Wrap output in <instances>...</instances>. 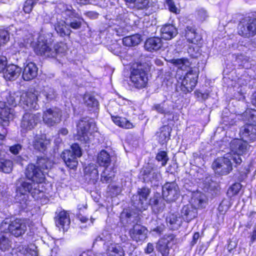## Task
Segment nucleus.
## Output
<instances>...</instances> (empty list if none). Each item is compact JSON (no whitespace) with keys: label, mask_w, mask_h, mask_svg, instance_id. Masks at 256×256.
<instances>
[{"label":"nucleus","mask_w":256,"mask_h":256,"mask_svg":"<svg viewBox=\"0 0 256 256\" xmlns=\"http://www.w3.org/2000/svg\"><path fill=\"white\" fill-rule=\"evenodd\" d=\"M198 36V34L195 32V33H188V34H186V37L187 38L188 40L191 43L196 44L198 42V39L196 38V36Z\"/></svg>","instance_id":"13d9d810"},{"label":"nucleus","mask_w":256,"mask_h":256,"mask_svg":"<svg viewBox=\"0 0 256 256\" xmlns=\"http://www.w3.org/2000/svg\"><path fill=\"white\" fill-rule=\"evenodd\" d=\"M50 144V140L46 139L44 136H42L35 138L32 145L34 149L44 152L46 150L47 146Z\"/></svg>","instance_id":"a878e982"},{"label":"nucleus","mask_w":256,"mask_h":256,"mask_svg":"<svg viewBox=\"0 0 256 256\" xmlns=\"http://www.w3.org/2000/svg\"><path fill=\"white\" fill-rule=\"evenodd\" d=\"M57 8L60 10V15L58 14L54 27L60 36H70L72 32L70 28L74 30L80 28L84 19L71 5L60 3Z\"/></svg>","instance_id":"f03ea898"},{"label":"nucleus","mask_w":256,"mask_h":256,"mask_svg":"<svg viewBox=\"0 0 256 256\" xmlns=\"http://www.w3.org/2000/svg\"><path fill=\"white\" fill-rule=\"evenodd\" d=\"M164 198H161L159 194L154 195L150 200V204L155 213H158L164 210L166 207Z\"/></svg>","instance_id":"aec40b11"},{"label":"nucleus","mask_w":256,"mask_h":256,"mask_svg":"<svg viewBox=\"0 0 256 256\" xmlns=\"http://www.w3.org/2000/svg\"><path fill=\"white\" fill-rule=\"evenodd\" d=\"M170 128L168 126L161 127L156 134L159 142L161 144L166 143L170 139Z\"/></svg>","instance_id":"bb28decb"},{"label":"nucleus","mask_w":256,"mask_h":256,"mask_svg":"<svg viewBox=\"0 0 256 256\" xmlns=\"http://www.w3.org/2000/svg\"><path fill=\"white\" fill-rule=\"evenodd\" d=\"M26 230L27 226L25 220L19 218L12 221L8 228V232L16 237L23 235Z\"/></svg>","instance_id":"4468645a"},{"label":"nucleus","mask_w":256,"mask_h":256,"mask_svg":"<svg viewBox=\"0 0 256 256\" xmlns=\"http://www.w3.org/2000/svg\"><path fill=\"white\" fill-rule=\"evenodd\" d=\"M154 250V246L152 243L148 244L146 247L144 249V252L146 254H150Z\"/></svg>","instance_id":"0e129e2a"},{"label":"nucleus","mask_w":256,"mask_h":256,"mask_svg":"<svg viewBox=\"0 0 256 256\" xmlns=\"http://www.w3.org/2000/svg\"><path fill=\"white\" fill-rule=\"evenodd\" d=\"M130 237L136 242H142L146 238V228L138 224H135L130 231Z\"/></svg>","instance_id":"a211bd4d"},{"label":"nucleus","mask_w":256,"mask_h":256,"mask_svg":"<svg viewBox=\"0 0 256 256\" xmlns=\"http://www.w3.org/2000/svg\"><path fill=\"white\" fill-rule=\"evenodd\" d=\"M195 16L198 20L202 22L208 17V14L204 8H198L196 11Z\"/></svg>","instance_id":"09e8293b"},{"label":"nucleus","mask_w":256,"mask_h":256,"mask_svg":"<svg viewBox=\"0 0 256 256\" xmlns=\"http://www.w3.org/2000/svg\"><path fill=\"white\" fill-rule=\"evenodd\" d=\"M13 110L10 108H6L0 110V118L4 122L8 121L13 118Z\"/></svg>","instance_id":"a19ab883"},{"label":"nucleus","mask_w":256,"mask_h":256,"mask_svg":"<svg viewBox=\"0 0 256 256\" xmlns=\"http://www.w3.org/2000/svg\"><path fill=\"white\" fill-rule=\"evenodd\" d=\"M143 176V178L145 182H150L152 183L158 182L160 178V174L158 170L150 165L144 168Z\"/></svg>","instance_id":"2eb2a0df"},{"label":"nucleus","mask_w":256,"mask_h":256,"mask_svg":"<svg viewBox=\"0 0 256 256\" xmlns=\"http://www.w3.org/2000/svg\"><path fill=\"white\" fill-rule=\"evenodd\" d=\"M166 4L168 6L169 10L175 14H178L180 12V10L178 9L174 4L172 0H166Z\"/></svg>","instance_id":"5fc2aeb1"},{"label":"nucleus","mask_w":256,"mask_h":256,"mask_svg":"<svg viewBox=\"0 0 256 256\" xmlns=\"http://www.w3.org/2000/svg\"><path fill=\"white\" fill-rule=\"evenodd\" d=\"M22 149V146L20 144H16L10 148V152L14 154H18Z\"/></svg>","instance_id":"e2e57ef3"},{"label":"nucleus","mask_w":256,"mask_h":256,"mask_svg":"<svg viewBox=\"0 0 256 256\" xmlns=\"http://www.w3.org/2000/svg\"><path fill=\"white\" fill-rule=\"evenodd\" d=\"M247 142L240 139H234L230 143V148L234 153L233 156H238L244 154L248 150Z\"/></svg>","instance_id":"dca6fc26"},{"label":"nucleus","mask_w":256,"mask_h":256,"mask_svg":"<svg viewBox=\"0 0 256 256\" xmlns=\"http://www.w3.org/2000/svg\"><path fill=\"white\" fill-rule=\"evenodd\" d=\"M115 177V172L111 168H106L101 174L100 181L102 183L112 182Z\"/></svg>","instance_id":"72a5a7b5"},{"label":"nucleus","mask_w":256,"mask_h":256,"mask_svg":"<svg viewBox=\"0 0 256 256\" xmlns=\"http://www.w3.org/2000/svg\"><path fill=\"white\" fill-rule=\"evenodd\" d=\"M36 165L42 171L44 170L50 168L52 166V163L48 158L43 156L38 158Z\"/></svg>","instance_id":"e433bc0d"},{"label":"nucleus","mask_w":256,"mask_h":256,"mask_svg":"<svg viewBox=\"0 0 256 256\" xmlns=\"http://www.w3.org/2000/svg\"><path fill=\"white\" fill-rule=\"evenodd\" d=\"M34 52L38 55L48 58L56 56V52L52 48V44L40 38L34 48Z\"/></svg>","instance_id":"f8f14e48"},{"label":"nucleus","mask_w":256,"mask_h":256,"mask_svg":"<svg viewBox=\"0 0 256 256\" xmlns=\"http://www.w3.org/2000/svg\"><path fill=\"white\" fill-rule=\"evenodd\" d=\"M10 234L7 232L0 233V250L3 252L8 250L12 246V242L8 236Z\"/></svg>","instance_id":"c85d7f7f"},{"label":"nucleus","mask_w":256,"mask_h":256,"mask_svg":"<svg viewBox=\"0 0 256 256\" xmlns=\"http://www.w3.org/2000/svg\"><path fill=\"white\" fill-rule=\"evenodd\" d=\"M238 34L242 36L249 38L256 34V18H245L239 22Z\"/></svg>","instance_id":"0eeeda50"},{"label":"nucleus","mask_w":256,"mask_h":256,"mask_svg":"<svg viewBox=\"0 0 256 256\" xmlns=\"http://www.w3.org/2000/svg\"><path fill=\"white\" fill-rule=\"evenodd\" d=\"M38 94L35 90H32L23 92L20 96L19 104L26 110H37Z\"/></svg>","instance_id":"6e6552de"},{"label":"nucleus","mask_w":256,"mask_h":256,"mask_svg":"<svg viewBox=\"0 0 256 256\" xmlns=\"http://www.w3.org/2000/svg\"><path fill=\"white\" fill-rule=\"evenodd\" d=\"M82 156L80 148L77 144H73L70 150H65L61 154V157L66 165L70 168H74L76 167L78 162V158Z\"/></svg>","instance_id":"423d86ee"},{"label":"nucleus","mask_w":256,"mask_h":256,"mask_svg":"<svg viewBox=\"0 0 256 256\" xmlns=\"http://www.w3.org/2000/svg\"><path fill=\"white\" fill-rule=\"evenodd\" d=\"M204 195L202 194H199L198 196H194L192 198V202L194 206L198 208L202 207L204 203Z\"/></svg>","instance_id":"8fccbe9b"},{"label":"nucleus","mask_w":256,"mask_h":256,"mask_svg":"<svg viewBox=\"0 0 256 256\" xmlns=\"http://www.w3.org/2000/svg\"><path fill=\"white\" fill-rule=\"evenodd\" d=\"M147 68L146 64L134 65L130 74V80L138 88H144L148 82Z\"/></svg>","instance_id":"20e7f679"},{"label":"nucleus","mask_w":256,"mask_h":256,"mask_svg":"<svg viewBox=\"0 0 256 256\" xmlns=\"http://www.w3.org/2000/svg\"><path fill=\"white\" fill-rule=\"evenodd\" d=\"M137 193L140 196V198L142 200L144 204H146V202L148 197L150 194V190L146 188H142L138 189Z\"/></svg>","instance_id":"a18cd8bd"},{"label":"nucleus","mask_w":256,"mask_h":256,"mask_svg":"<svg viewBox=\"0 0 256 256\" xmlns=\"http://www.w3.org/2000/svg\"><path fill=\"white\" fill-rule=\"evenodd\" d=\"M150 0H136L133 2L134 6L138 10H143L149 7Z\"/></svg>","instance_id":"de8ad7c7"},{"label":"nucleus","mask_w":256,"mask_h":256,"mask_svg":"<svg viewBox=\"0 0 256 256\" xmlns=\"http://www.w3.org/2000/svg\"><path fill=\"white\" fill-rule=\"evenodd\" d=\"M166 242L160 240L156 244V250L160 252L162 256H168L169 254L170 246Z\"/></svg>","instance_id":"4c0bfd02"},{"label":"nucleus","mask_w":256,"mask_h":256,"mask_svg":"<svg viewBox=\"0 0 256 256\" xmlns=\"http://www.w3.org/2000/svg\"><path fill=\"white\" fill-rule=\"evenodd\" d=\"M56 96V92L50 87H45L41 92L40 98H43L44 102H48L54 99Z\"/></svg>","instance_id":"c756f323"},{"label":"nucleus","mask_w":256,"mask_h":256,"mask_svg":"<svg viewBox=\"0 0 256 256\" xmlns=\"http://www.w3.org/2000/svg\"><path fill=\"white\" fill-rule=\"evenodd\" d=\"M38 0H26L24 6V10L26 13H30Z\"/></svg>","instance_id":"3c124183"},{"label":"nucleus","mask_w":256,"mask_h":256,"mask_svg":"<svg viewBox=\"0 0 256 256\" xmlns=\"http://www.w3.org/2000/svg\"><path fill=\"white\" fill-rule=\"evenodd\" d=\"M10 39L9 34L8 31L5 30H0V46L6 44Z\"/></svg>","instance_id":"864d4df0"},{"label":"nucleus","mask_w":256,"mask_h":256,"mask_svg":"<svg viewBox=\"0 0 256 256\" xmlns=\"http://www.w3.org/2000/svg\"><path fill=\"white\" fill-rule=\"evenodd\" d=\"M120 126L125 128H132L133 126L130 121L124 118H122Z\"/></svg>","instance_id":"052dcab7"},{"label":"nucleus","mask_w":256,"mask_h":256,"mask_svg":"<svg viewBox=\"0 0 256 256\" xmlns=\"http://www.w3.org/2000/svg\"><path fill=\"white\" fill-rule=\"evenodd\" d=\"M198 74L196 70H190L187 72L181 81V90L184 93L191 92L197 83Z\"/></svg>","instance_id":"1a4fd4ad"},{"label":"nucleus","mask_w":256,"mask_h":256,"mask_svg":"<svg viewBox=\"0 0 256 256\" xmlns=\"http://www.w3.org/2000/svg\"><path fill=\"white\" fill-rule=\"evenodd\" d=\"M98 162L100 166L108 168L111 162L110 154L104 150H102L98 156Z\"/></svg>","instance_id":"f704fd0d"},{"label":"nucleus","mask_w":256,"mask_h":256,"mask_svg":"<svg viewBox=\"0 0 256 256\" xmlns=\"http://www.w3.org/2000/svg\"><path fill=\"white\" fill-rule=\"evenodd\" d=\"M84 104L88 108H98V102L97 100L90 94H85L84 96Z\"/></svg>","instance_id":"58836bf2"},{"label":"nucleus","mask_w":256,"mask_h":256,"mask_svg":"<svg viewBox=\"0 0 256 256\" xmlns=\"http://www.w3.org/2000/svg\"><path fill=\"white\" fill-rule=\"evenodd\" d=\"M172 60L173 63L178 66H180V65H182V66L184 65L188 66L189 64V62L186 59H176L173 60Z\"/></svg>","instance_id":"680f3d73"},{"label":"nucleus","mask_w":256,"mask_h":256,"mask_svg":"<svg viewBox=\"0 0 256 256\" xmlns=\"http://www.w3.org/2000/svg\"><path fill=\"white\" fill-rule=\"evenodd\" d=\"M38 68L34 62L28 63L24 68L22 77L24 80L28 81L36 78L38 74Z\"/></svg>","instance_id":"6ab92c4d"},{"label":"nucleus","mask_w":256,"mask_h":256,"mask_svg":"<svg viewBox=\"0 0 256 256\" xmlns=\"http://www.w3.org/2000/svg\"><path fill=\"white\" fill-rule=\"evenodd\" d=\"M52 48L56 52V56L58 54L64 52L66 50L65 45L63 43L56 44Z\"/></svg>","instance_id":"4d7b16f0"},{"label":"nucleus","mask_w":256,"mask_h":256,"mask_svg":"<svg viewBox=\"0 0 256 256\" xmlns=\"http://www.w3.org/2000/svg\"><path fill=\"white\" fill-rule=\"evenodd\" d=\"M132 202L134 206L136 207L137 208L145 209V206H144V202H142L141 198H140V196L138 194V193L136 194H134L132 196Z\"/></svg>","instance_id":"c03bdc74"},{"label":"nucleus","mask_w":256,"mask_h":256,"mask_svg":"<svg viewBox=\"0 0 256 256\" xmlns=\"http://www.w3.org/2000/svg\"><path fill=\"white\" fill-rule=\"evenodd\" d=\"M141 40L140 36L136 34L124 38L122 43L124 45L127 46H134L138 45Z\"/></svg>","instance_id":"2f4dec72"},{"label":"nucleus","mask_w":256,"mask_h":256,"mask_svg":"<svg viewBox=\"0 0 256 256\" xmlns=\"http://www.w3.org/2000/svg\"><path fill=\"white\" fill-rule=\"evenodd\" d=\"M56 224L58 227L66 229L70 224V220L68 214L64 210L61 211L55 218Z\"/></svg>","instance_id":"393cba45"},{"label":"nucleus","mask_w":256,"mask_h":256,"mask_svg":"<svg viewBox=\"0 0 256 256\" xmlns=\"http://www.w3.org/2000/svg\"><path fill=\"white\" fill-rule=\"evenodd\" d=\"M197 216V210L192 205H186L181 210V216L188 222Z\"/></svg>","instance_id":"412c9836"},{"label":"nucleus","mask_w":256,"mask_h":256,"mask_svg":"<svg viewBox=\"0 0 256 256\" xmlns=\"http://www.w3.org/2000/svg\"><path fill=\"white\" fill-rule=\"evenodd\" d=\"M12 169V162L10 160H5L0 162V170L5 173H10Z\"/></svg>","instance_id":"37998d69"},{"label":"nucleus","mask_w":256,"mask_h":256,"mask_svg":"<svg viewBox=\"0 0 256 256\" xmlns=\"http://www.w3.org/2000/svg\"><path fill=\"white\" fill-rule=\"evenodd\" d=\"M40 116L30 112H26L21 120L20 128L22 130L26 132L34 128L37 125Z\"/></svg>","instance_id":"ddd939ff"},{"label":"nucleus","mask_w":256,"mask_h":256,"mask_svg":"<svg viewBox=\"0 0 256 256\" xmlns=\"http://www.w3.org/2000/svg\"><path fill=\"white\" fill-rule=\"evenodd\" d=\"M200 238V234L198 232H196L194 234L193 237H192V240L190 242V244L192 246H194L198 242V240Z\"/></svg>","instance_id":"338daca9"},{"label":"nucleus","mask_w":256,"mask_h":256,"mask_svg":"<svg viewBox=\"0 0 256 256\" xmlns=\"http://www.w3.org/2000/svg\"><path fill=\"white\" fill-rule=\"evenodd\" d=\"M61 116V110L57 108H50L44 112L42 119L45 124L52 126L60 122Z\"/></svg>","instance_id":"9b49d317"},{"label":"nucleus","mask_w":256,"mask_h":256,"mask_svg":"<svg viewBox=\"0 0 256 256\" xmlns=\"http://www.w3.org/2000/svg\"><path fill=\"white\" fill-rule=\"evenodd\" d=\"M106 252L108 256H124L122 248L118 246L111 244L108 246Z\"/></svg>","instance_id":"c9c22d12"},{"label":"nucleus","mask_w":256,"mask_h":256,"mask_svg":"<svg viewBox=\"0 0 256 256\" xmlns=\"http://www.w3.org/2000/svg\"><path fill=\"white\" fill-rule=\"evenodd\" d=\"M7 59L4 56H0V73L3 72L6 68Z\"/></svg>","instance_id":"bf43d9fd"},{"label":"nucleus","mask_w":256,"mask_h":256,"mask_svg":"<svg viewBox=\"0 0 256 256\" xmlns=\"http://www.w3.org/2000/svg\"><path fill=\"white\" fill-rule=\"evenodd\" d=\"M156 159L158 161H162V166H164L166 164L168 158L166 152L161 151L157 154Z\"/></svg>","instance_id":"603ef678"},{"label":"nucleus","mask_w":256,"mask_h":256,"mask_svg":"<svg viewBox=\"0 0 256 256\" xmlns=\"http://www.w3.org/2000/svg\"><path fill=\"white\" fill-rule=\"evenodd\" d=\"M240 135L246 142L256 140V126L252 124L244 126L240 129Z\"/></svg>","instance_id":"f3484780"},{"label":"nucleus","mask_w":256,"mask_h":256,"mask_svg":"<svg viewBox=\"0 0 256 256\" xmlns=\"http://www.w3.org/2000/svg\"><path fill=\"white\" fill-rule=\"evenodd\" d=\"M117 34L118 36H124L127 32V30L126 28H119L116 30Z\"/></svg>","instance_id":"774afa93"},{"label":"nucleus","mask_w":256,"mask_h":256,"mask_svg":"<svg viewBox=\"0 0 256 256\" xmlns=\"http://www.w3.org/2000/svg\"><path fill=\"white\" fill-rule=\"evenodd\" d=\"M162 240H164V242H166V243L168 245L176 244L179 242V240L176 238V236L174 234H170L166 236L164 238L161 239Z\"/></svg>","instance_id":"6e6d98bb"},{"label":"nucleus","mask_w":256,"mask_h":256,"mask_svg":"<svg viewBox=\"0 0 256 256\" xmlns=\"http://www.w3.org/2000/svg\"><path fill=\"white\" fill-rule=\"evenodd\" d=\"M17 254L18 256H38L37 252L26 246H20Z\"/></svg>","instance_id":"ea45409f"},{"label":"nucleus","mask_w":256,"mask_h":256,"mask_svg":"<svg viewBox=\"0 0 256 256\" xmlns=\"http://www.w3.org/2000/svg\"><path fill=\"white\" fill-rule=\"evenodd\" d=\"M76 138L84 142L89 140L90 134L96 130V124L88 118L80 119L78 122Z\"/></svg>","instance_id":"39448f33"},{"label":"nucleus","mask_w":256,"mask_h":256,"mask_svg":"<svg viewBox=\"0 0 256 256\" xmlns=\"http://www.w3.org/2000/svg\"><path fill=\"white\" fill-rule=\"evenodd\" d=\"M167 223L169 224L172 228L177 229L182 224V219L178 214H170L166 218Z\"/></svg>","instance_id":"473e14b6"},{"label":"nucleus","mask_w":256,"mask_h":256,"mask_svg":"<svg viewBox=\"0 0 256 256\" xmlns=\"http://www.w3.org/2000/svg\"><path fill=\"white\" fill-rule=\"evenodd\" d=\"M242 186L240 183H235L228 189L227 194L228 196L232 197L238 194Z\"/></svg>","instance_id":"49530a36"},{"label":"nucleus","mask_w":256,"mask_h":256,"mask_svg":"<svg viewBox=\"0 0 256 256\" xmlns=\"http://www.w3.org/2000/svg\"><path fill=\"white\" fill-rule=\"evenodd\" d=\"M180 191L175 182H166L162 186V196L168 202L176 201L180 196Z\"/></svg>","instance_id":"9d476101"},{"label":"nucleus","mask_w":256,"mask_h":256,"mask_svg":"<svg viewBox=\"0 0 256 256\" xmlns=\"http://www.w3.org/2000/svg\"><path fill=\"white\" fill-rule=\"evenodd\" d=\"M6 102L10 106H16L17 105L18 102H19L20 98L18 95L16 93L10 92L6 96Z\"/></svg>","instance_id":"79ce46f5"},{"label":"nucleus","mask_w":256,"mask_h":256,"mask_svg":"<svg viewBox=\"0 0 256 256\" xmlns=\"http://www.w3.org/2000/svg\"><path fill=\"white\" fill-rule=\"evenodd\" d=\"M242 162L240 156L226 154L224 156L217 158L212 164L214 172L219 176H226L233 170V166L236 167Z\"/></svg>","instance_id":"7ed1b4c3"},{"label":"nucleus","mask_w":256,"mask_h":256,"mask_svg":"<svg viewBox=\"0 0 256 256\" xmlns=\"http://www.w3.org/2000/svg\"><path fill=\"white\" fill-rule=\"evenodd\" d=\"M195 94L198 98H200L202 100H206L208 97V94L207 93H202L200 92L196 91Z\"/></svg>","instance_id":"69168bd1"},{"label":"nucleus","mask_w":256,"mask_h":256,"mask_svg":"<svg viewBox=\"0 0 256 256\" xmlns=\"http://www.w3.org/2000/svg\"><path fill=\"white\" fill-rule=\"evenodd\" d=\"M167 106L164 103L154 104L152 106V110H156L158 112L162 114L171 115L172 114L174 106H169L166 104Z\"/></svg>","instance_id":"7c9ffc66"},{"label":"nucleus","mask_w":256,"mask_h":256,"mask_svg":"<svg viewBox=\"0 0 256 256\" xmlns=\"http://www.w3.org/2000/svg\"><path fill=\"white\" fill-rule=\"evenodd\" d=\"M24 174L26 178L32 183L28 182L23 178L18 179L16 182L17 199L22 202L26 200L27 193H30L33 198H38L42 190H40L39 184L43 182L45 179L43 171L36 165L30 164L26 166Z\"/></svg>","instance_id":"f257e3e1"},{"label":"nucleus","mask_w":256,"mask_h":256,"mask_svg":"<svg viewBox=\"0 0 256 256\" xmlns=\"http://www.w3.org/2000/svg\"><path fill=\"white\" fill-rule=\"evenodd\" d=\"M162 38L170 40L175 37L178 34L176 28L172 24H167L164 26L160 30Z\"/></svg>","instance_id":"5701e85b"},{"label":"nucleus","mask_w":256,"mask_h":256,"mask_svg":"<svg viewBox=\"0 0 256 256\" xmlns=\"http://www.w3.org/2000/svg\"><path fill=\"white\" fill-rule=\"evenodd\" d=\"M21 68L14 64L6 66L4 72V78L6 80H14L16 79L21 73Z\"/></svg>","instance_id":"4be33fe9"},{"label":"nucleus","mask_w":256,"mask_h":256,"mask_svg":"<svg viewBox=\"0 0 256 256\" xmlns=\"http://www.w3.org/2000/svg\"><path fill=\"white\" fill-rule=\"evenodd\" d=\"M162 46V40L158 37H152L148 38L145 42L144 48L149 52L156 51Z\"/></svg>","instance_id":"b1692460"},{"label":"nucleus","mask_w":256,"mask_h":256,"mask_svg":"<svg viewBox=\"0 0 256 256\" xmlns=\"http://www.w3.org/2000/svg\"><path fill=\"white\" fill-rule=\"evenodd\" d=\"M86 175L94 182H96L98 178V166L94 164H90L85 168Z\"/></svg>","instance_id":"cd10ccee"}]
</instances>
